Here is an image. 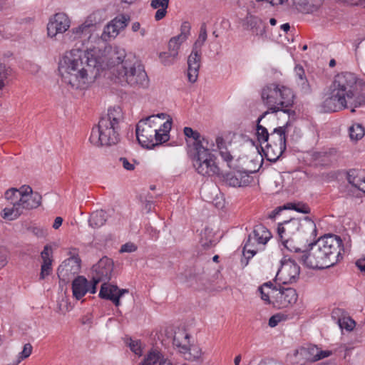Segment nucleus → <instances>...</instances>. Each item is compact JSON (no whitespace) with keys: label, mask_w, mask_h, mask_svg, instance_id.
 Masks as SVG:
<instances>
[{"label":"nucleus","mask_w":365,"mask_h":365,"mask_svg":"<svg viewBox=\"0 0 365 365\" xmlns=\"http://www.w3.org/2000/svg\"><path fill=\"white\" fill-rule=\"evenodd\" d=\"M71 21L64 12H58L52 15L48 21L47 36L51 38H56L58 34H63L71 27Z\"/></svg>","instance_id":"nucleus-15"},{"label":"nucleus","mask_w":365,"mask_h":365,"mask_svg":"<svg viewBox=\"0 0 365 365\" xmlns=\"http://www.w3.org/2000/svg\"><path fill=\"white\" fill-rule=\"evenodd\" d=\"M358 78L350 72L337 74L332 82L329 96L324 101L322 108L325 112H337L350 107L357 108L364 101L359 96Z\"/></svg>","instance_id":"nucleus-2"},{"label":"nucleus","mask_w":365,"mask_h":365,"mask_svg":"<svg viewBox=\"0 0 365 365\" xmlns=\"http://www.w3.org/2000/svg\"><path fill=\"white\" fill-rule=\"evenodd\" d=\"M261 299L268 304H273L278 308H284L294 304L297 300L296 290L291 287L279 289L272 282H267L258 288Z\"/></svg>","instance_id":"nucleus-7"},{"label":"nucleus","mask_w":365,"mask_h":365,"mask_svg":"<svg viewBox=\"0 0 365 365\" xmlns=\"http://www.w3.org/2000/svg\"><path fill=\"white\" fill-rule=\"evenodd\" d=\"M365 134L364 128L359 123L353 124L349 128V136L351 139L358 140L361 139Z\"/></svg>","instance_id":"nucleus-45"},{"label":"nucleus","mask_w":365,"mask_h":365,"mask_svg":"<svg viewBox=\"0 0 365 365\" xmlns=\"http://www.w3.org/2000/svg\"><path fill=\"white\" fill-rule=\"evenodd\" d=\"M88 292V280L83 276H78L72 282L73 297L81 299Z\"/></svg>","instance_id":"nucleus-31"},{"label":"nucleus","mask_w":365,"mask_h":365,"mask_svg":"<svg viewBox=\"0 0 365 365\" xmlns=\"http://www.w3.org/2000/svg\"><path fill=\"white\" fill-rule=\"evenodd\" d=\"M99 53L98 58L102 61L99 67V71L106 68L113 69L112 73L116 77L120 73L119 65L126 61H131L130 59H125V51L124 49L118 47L105 46L103 50L96 48Z\"/></svg>","instance_id":"nucleus-11"},{"label":"nucleus","mask_w":365,"mask_h":365,"mask_svg":"<svg viewBox=\"0 0 365 365\" xmlns=\"http://www.w3.org/2000/svg\"><path fill=\"white\" fill-rule=\"evenodd\" d=\"M32 349L31 344H24L23 350L18 354L16 359L19 360V363H21L22 360L28 358L31 354Z\"/></svg>","instance_id":"nucleus-50"},{"label":"nucleus","mask_w":365,"mask_h":365,"mask_svg":"<svg viewBox=\"0 0 365 365\" xmlns=\"http://www.w3.org/2000/svg\"><path fill=\"white\" fill-rule=\"evenodd\" d=\"M11 74V69L6 65L0 63V91L8 84V78Z\"/></svg>","instance_id":"nucleus-46"},{"label":"nucleus","mask_w":365,"mask_h":365,"mask_svg":"<svg viewBox=\"0 0 365 365\" xmlns=\"http://www.w3.org/2000/svg\"><path fill=\"white\" fill-rule=\"evenodd\" d=\"M271 238L272 234L266 227L262 224L255 225L245 242L243 254L245 257L250 259L258 252L264 250Z\"/></svg>","instance_id":"nucleus-10"},{"label":"nucleus","mask_w":365,"mask_h":365,"mask_svg":"<svg viewBox=\"0 0 365 365\" xmlns=\"http://www.w3.org/2000/svg\"><path fill=\"white\" fill-rule=\"evenodd\" d=\"M215 149L214 142H206L202 148H197L190 153L193 166L197 173L205 177L217 175L220 168L216 163V158L212 153Z\"/></svg>","instance_id":"nucleus-8"},{"label":"nucleus","mask_w":365,"mask_h":365,"mask_svg":"<svg viewBox=\"0 0 365 365\" xmlns=\"http://www.w3.org/2000/svg\"><path fill=\"white\" fill-rule=\"evenodd\" d=\"M136 250H137V246L135 244H133L132 242H128L121 246L120 252H133Z\"/></svg>","instance_id":"nucleus-57"},{"label":"nucleus","mask_w":365,"mask_h":365,"mask_svg":"<svg viewBox=\"0 0 365 365\" xmlns=\"http://www.w3.org/2000/svg\"><path fill=\"white\" fill-rule=\"evenodd\" d=\"M282 317L280 314H275L272 316L269 319V326L270 327H276L279 322H281Z\"/></svg>","instance_id":"nucleus-58"},{"label":"nucleus","mask_w":365,"mask_h":365,"mask_svg":"<svg viewBox=\"0 0 365 365\" xmlns=\"http://www.w3.org/2000/svg\"><path fill=\"white\" fill-rule=\"evenodd\" d=\"M123 112L120 107H113L102 116L98 125L91 130L89 140L96 146L115 145L119 141V124L123 120Z\"/></svg>","instance_id":"nucleus-4"},{"label":"nucleus","mask_w":365,"mask_h":365,"mask_svg":"<svg viewBox=\"0 0 365 365\" xmlns=\"http://www.w3.org/2000/svg\"><path fill=\"white\" fill-rule=\"evenodd\" d=\"M324 0H294L293 4L296 8L306 14H313L322 6Z\"/></svg>","instance_id":"nucleus-30"},{"label":"nucleus","mask_w":365,"mask_h":365,"mask_svg":"<svg viewBox=\"0 0 365 365\" xmlns=\"http://www.w3.org/2000/svg\"><path fill=\"white\" fill-rule=\"evenodd\" d=\"M225 182L232 187L247 186L251 182V177L245 171L237 170L226 174Z\"/></svg>","instance_id":"nucleus-26"},{"label":"nucleus","mask_w":365,"mask_h":365,"mask_svg":"<svg viewBox=\"0 0 365 365\" xmlns=\"http://www.w3.org/2000/svg\"><path fill=\"white\" fill-rule=\"evenodd\" d=\"M98 53L96 48L86 51L72 49L66 52L58 63L62 81L74 90L89 88L99 75L102 61L98 58Z\"/></svg>","instance_id":"nucleus-1"},{"label":"nucleus","mask_w":365,"mask_h":365,"mask_svg":"<svg viewBox=\"0 0 365 365\" xmlns=\"http://www.w3.org/2000/svg\"><path fill=\"white\" fill-rule=\"evenodd\" d=\"M202 53L200 51L192 49L187 58V79L190 83H195L199 74L201 65Z\"/></svg>","instance_id":"nucleus-24"},{"label":"nucleus","mask_w":365,"mask_h":365,"mask_svg":"<svg viewBox=\"0 0 365 365\" xmlns=\"http://www.w3.org/2000/svg\"><path fill=\"white\" fill-rule=\"evenodd\" d=\"M356 265L361 272L365 273V255L356 262Z\"/></svg>","instance_id":"nucleus-61"},{"label":"nucleus","mask_w":365,"mask_h":365,"mask_svg":"<svg viewBox=\"0 0 365 365\" xmlns=\"http://www.w3.org/2000/svg\"><path fill=\"white\" fill-rule=\"evenodd\" d=\"M300 274V267L294 260L284 258L281 261L276 277L284 284H292L297 281Z\"/></svg>","instance_id":"nucleus-16"},{"label":"nucleus","mask_w":365,"mask_h":365,"mask_svg":"<svg viewBox=\"0 0 365 365\" xmlns=\"http://www.w3.org/2000/svg\"><path fill=\"white\" fill-rule=\"evenodd\" d=\"M191 26L190 23L185 21L180 27V34L171 38L168 42V51L173 57H177L181 44L185 42L190 35Z\"/></svg>","instance_id":"nucleus-22"},{"label":"nucleus","mask_w":365,"mask_h":365,"mask_svg":"<svg viewBox=\"0 0 365 365\" xmlns=\"http://www.w3.org/2000/svg\"><path fill=\"white\" fill-rule=\"evenodd\" d=\"M52 262H43L41 264L40 279H43L46 277L48 276L51 272Z\"/></svg>","instance_id":"nucleus-54"},{"label":"nucleus","mask_w":365,"mask_h":365,"mask_svg":"<svg viewBox=\"0 0 365 365\" xmlns=\"http://www.w3.org/2000/svg\"><path fill=\"white\" fill-rule=\"evenodd\" d=\"M113 262L111 259L104 257L92 267L93 279L97 281H108L111 278Z\"/></svg>","instance_id":"nucleus-20"},{"label":"nucleus","mask_w":365,"mask_h":365,"mask_svg":"<svg viewBox=\"0 0 365 365\" xmlns=\"http://www.w3.org/2000/svg\"><path fill=\"white\" fill-rule=\"evenodd\" d=\"M248 7H251L255 10L267 8L268 6H273L275 5L282 4L287 0H247ZM292 2L294 0H292Z\"/></svg>","instance_id":"nucleus-40"},{"label":"nucleus","mask_w":365,"mask_h":365,"mask_svg":"<svg viewBox=\"0 0 365 365\" xmlns=\"http://www.w3.org/2000/svg\"><path fill=\"white\" fill-rule=\"evenodd\" d=\"M300 259L304 265L312 269H324L336 264L316 243L312 245L309 252H302Z\"/></svg>","instance_id":"nucleus-12"},{"label":"nucleus","mask_w":365,"mask_h":365,"mask_svg":"<svg viewBox=\"0 0 365 365\" xmlns=\"http://www.w3.org/2000/svg\"><path fill=\"white\" fill-rule=\"evenodd\" d=\"M81 260L78 255L66 259L58 268V275L63 280L78 274L81 269Z\"/></svg>","instance_id":"nucleus-21"},{"label":"nucleus","mask_w":365,"mask_h":365,"mask_svg":"<svg viewBox=\"0 0 365 365\" xmlns=\"http://www.w3.org/2000/svg\"><path fill=\"white\" fill-rule=\"evenodd\" d=\"M169 0H151V7L154 9H157L155 14L156 21H160L165 16Z\"/></svg>","instance_id":"nucleus-38"},{"label":"nucleus","mask_w":365,"mask_h":365,"mask_svg":"<svg viewBox=\"0 0 365 365\" xmlns=\"http://www.w3.org/2000/svg\"><path fill=\"white\" fill-rule=\"evenodd\" d=\"M166 114L152 115L138 121L135 127L137 140L143 147L153 148L169 140L172 127V119H168L163 124L159 120L165 119Z\"/></svg>","instance_id":"nucleus-3"},{"label":"nucleus","mask_w":365,"mask_h":365,"mask_svg":"<svg viewBox=\"0 0 365 365\" xmlns=\"http://www.w3.org/2000/svg\"><path fill=\"white\" fill-rule=\"evenodd\" d=\"M317 227L314 222L308 217L299 219V230L297 232L307 242L311 243L317 236Z\"/></svg>","instance_id":"nucleus-25"},{"label":"nucleus","mask_w":365,"mask_h":365,"mask_svg":"<svg viewBox=\"0 0 365 365\" xmlns=\"http://www.w3.org/2000/svg\"><path fill=\"white\" fill-rule=\"evenodd\" d=\"M120 73L115 81L122 86L130 85L145 88L148 87L149 79L142 65L136 62L126 61L119 65Z\"/></svg>","instance_id":"nucleus-9"},{"label":"nucleus","mask_w":365,"mask_h":365,"mask_svg":"<svg viewBox=\"0 0 365 365\" xmlns=\"http://www.w3.org/2000/svg\"><path fill=\"white\" fill-rule=\"evenodd\" d=\"M70 33L72 34L73 39H76L90 35L91 31L90 28L83 22L77 27L73 28Z\"/></svg>","instance_id":"nucleus-44"},{"label":"nucleus","mask_w":365,"mask_h":365,"mask_svg":"<svg viewBox=\"0 0 365 365\" xmlns=\"http://www.w3.org/2000/svg\"><path fill=\"white\" fill-rule=\"evenodd\" d=\"M140 28V24L138 22H135L132 25V30L134 32L138 31Z\"/></svg>","instance_id":"nucleus-64"},{"label":"nucleus","mask_w":365,"mask_h":365,"mask_svg":"<svg viewBox=\"0 0 365 365\" xmlns=\"http://www.w3.org/2000/svg\"><path fill=\"white\" fill-rule=\"evenodd\" d=\"M159 58L163 65L170 66L174 63L177 57H173L168 51L167 52H161L159 55Z\"/></svg>","instance_id":"nucleus-49"},{"label":"nucleus","mask_w":365,"mask_h":365,"mask_svg":"<svg viewBox=\"0 0 365 365\" xmlns=\"http://www.w3.org/2000/svg\"><path fill=\"white\" fill-rule=\"evenodd\" d=\"M43 262H52V247L51 245H46L41 253Z\"/></svg>","instance_id":"nucleus-51"},{"label":"nucleus","mask_w":365,"mask_h":365,"mask_svg":"<svg viewBox=\"0 0 365 365\" xmlns=\"http://www.w3.org/2000/svg\"><path fill=\"white\" fill-rule=\"evenodd\" d=\"M312 161L313 165L317 168L330 167L333 162L332 151H317L312 154Z\"/></svg>","instance_id":"nucleus-28"},{"label":"nucleus","mask_w":365,"mask_h":365,"mask_svg":"<svg viewBox=\"0 0 365 365\" xmlns=\"http://www.w3.org/2000/svg\"><path fill=\"white\" fill-rule=\"evenodd\" d=\"M347 180L353 186L365 192V174L363 170H350L347 173Z\"/></svg>","instance_id":"nucleus-33"},{"label":"nucleus","mask_w":365,"mask_h":365,"mask_svg":"<svg viewBox=\"0 0 365 365\" xmlns=\"http://www.w3.org/2000/svg\"><path fill=\"white\" fill-rule=\"evenodd\" d=\"M294 73L298 78V84L301 86L302 90L305 93H310L312 91L311 86L305 77V71L302 66L297 65L294 68Z\"/></svg>","instance_id":"nucleus-39"},{"label":"nucleus","mask_w":365,"mask_h":365,"mask_svg":"<svg viewBox=\"0 0 365 365\" xmlns=\"http://www.w3.org/2000/svg\"><path fill=\"white\" fill-rule=\"evenodd\" d=\"M106 19L105 12L101 10H97L91 13L87 16L84 23L91 28L98 24L101 23Z\"/></svg>","instance_id":"nucleus-42"},{"label":"nucleus","mask_w":365,"mask_h":365,"mask_svg":"<svg viewBox=\"0 0 365 365\" xmlns=\"http://www.w3.org/2000/svg\"><path fill=\"white\" fill-rule=\"evenodd\" d=\"M101 281H97V279H93L91 283H89L88 281V292H91V294H95L96 292V285Z\"/></svg>","instance_id":"nucleus-60"},{"label":"nucleus","mask_w":365,"mask_h":365,"mask_svg":"<svg viewBox=\"0 0 365 365\" xmlns=\"http://www.w3.org/2000/svg\"><path fill=\"white\" fill-rule=\"evenodd\" d=\"M279 127L274 128L273 132L269 134V143H272V135H274V139L275 141L277 142V138H278V136L279 135V133L278 131L277 132V129H279Z\"/></svg>","instance_id":"nucleus-63"},{"label":"nucleus","mask_w":365,"mask_h":365,"mask_svg":"<svg viewBox=\"0 0 365 365\" xmlns=\"http://www.w3.org/2000/svg\"><path fill=\"white\" fill-rule=\"evenodd\" d=\"M183 132L187 138H192L194 140L190 153L196 150L197 148H202L206 142H212V140L202 136L199 132L192 130L190 127H185Z\"/></svg>","instance_id":"nucleus-32"},{"label":"nucleus","mask_w":365,"mask_h":365,"mask_svg":"<svg viewBox=\"0 0 365 365\" xmlns=\"http://www.w3.org/2000/svg\"><path fill=\"white\" fill-rule=\"evenodd\" d=\"M180 354L185 360L195 361L201 357L202 352L199 346L189 344V346Z\"/></svg>","instance_id":"nucleus-41"},{"label":"nucleus","mask_w":365,"mask_h":365,"mask_svg":"<svg viewBox=\"0 0 365 365\" xmlns=\"http://www.w3.org/2000/svg\"><path fill=\"white\" fill-rule=\"evenodd\" d=\"M214 234L212 230L205 227L200 233V245L205 248H209L213 242Z\"/></svg>","instance_id":"nucleus-43"},{"label":"nucleus","mask_w":365,"mask_h":365,"mask_svg":"<svg viewBox=\"0 0 365 365\" xmlns=\"http://www.w3.org/2000/svg\"><path fill=\"white\" fill-rule=\"evenodd\" d=\"M128 345L130 347V350L136 355L141 356L143 353V349L141 342L138 340H133L130 339L128 342Z\"/></svg>","instance_id":"nucleus-48"},{"label":"nucleus","mask_w":365,"mask_h":365,"mask_svg":"<svg viewBox=\"0 0 365 365\" xmlns=\"http://www.w3.org/2000/svg\"><path fill=\"white\" fill-rule=\"evenodd\" d=\"M107 220V213L105 211L101 210L92 212L90 216L88 222L91 227L97 229L104 225Z\"/></svg>","instance_id":"nucleus-37"},{"label":"nucleus","mask_w":365,"mask_h":365,"mask_svg":"<svg viewBox=\"0 0 365 365\" xmlns=\"http://www.w3.org/2000/svg\"><path fill=\"white\" fill-rule=\"evenodd\" d=\"M172 364L158 349H151L140 365H170Z\"/></svg>","instance_id":"nucleus-29"},{"label":"nucleus","mask_w":365,"mask_h":365,"mask_svg":"<svg viewBox=\"0 0 365 365\" xmlns=\"http://www.w3.org/2000/svg\"><path fill=\"white\" fill-rule=\"evenodd\" d=\"M220 154L224 161H225L227 164V166L230 168H234V165H232L233 162V157L230 154V153L227 150V149L222 150L221 152H220Z\"/></svg>","instance_id":"nucleus-53"},{"label":"nucleus","mask_w":365,"mask_h":365,"mask_svg":"<svg viewBox=\"0 0 365 365\" xmlns=\"http://www.w3.org/2000/svg\"><path fill=\"white\" fill-rule=\"evenodd\" d=\"M291 207L292 209L300 213L308 214L311 211L309 207L305 203H294L291 204Z\"/></svg>","instance_id":"nucleus-52"},{"label":"nucleus","mask_w":365,"mask_h":365,"mask_svg":"<svg viewBox=\"0 0 365 365\" xmlns=\"http://www.w3.org/2000/svg\"><path fill=\"white\" fill-rule=\"evenodd\" d=\"M299 230V219L292 218L289 220L284 221L278 227V233L282 240L283 245L290 251L288 244L292 236L297 235Z\"/></svg>","instance_id":"nucleus-19"},{"label":"nucleus","mask_w":365,"mask_h":365,"mask_svg":"<svg viewBox=\"0 0 365 365\" xmlns=\"http://www.w3.org/2000/svg\"><path fill=\"white\" fill-rule=\"evenodd\" d=\"M130 21V16L125 14L118 15L109 22L104 28L101 38L104 41L115 38Z\"/></svg>","instance_id":"nucleus-18"},{"label":"nucleus","mask_w":365,"mask_h":365,"mask_svg":"<svg viewBox=\"0 0 365 365\" xmlns=\"http://www.w3.org/2000/svg\"><path fill=\"white\" fill-rule=\"evenodd\" d=\"M261 97L263 103L268 107L269 113L282 111L289 113V108L294 103V96L289 88L277 83H270L263 87Z\"/></svg>","instance_id":"nucleus-6"},{"label":"nucleus","mask_w":365,"mask_h":365,"mask_svg":"<svg viewBox=\"0 0 365 365\" xmlns=\"http://www.w3.org/2000/svg\"><path fill=\"white\" fill-rule=\"evenodd\" d=\"M125 293H128V289H119L115 285L105 282L101 285L99 297L102 299H109L116 307H119L120 304V299Z\"/></svg>","instance_id":"nucleus-23"},{"label":"nucleus","mask_w":365,"mask_h":365,"mask_svg":"<svg viewBox=\"0 0 365 365\" xmlns=\"http://www.w3.org/2000/svg\"><path fill=\"white\" fill-rule=\"evenodd\" d=\"M207 29L206 26L205 24H202L200 27V34L198 36L197 39L195 42L192 49H195L197 51H201V48L202 47L204 43L205 42L207 39Z\"/></svg>","instance_id":"nucleus-47"},{"label":"nucleus","mask_w":365,"mask_h":365,"mask_svg":"<svg viewBox=\"0 0 365 365\" xmlns=\"http://www.w3.org/2000/svg\"><path fill=\"white\" fill-rule=\"evenodd\" d=\"M214 145L215 149L213 151L219 150V152H221L222 150H225V149H227L225 141L222 137H217Z\"/></svg>","instance_id":"nucleus-56"},{"label":"nucleus","mask_w":365,"mask_h":365,"mask_svg":"<svg viewBox=\"0 0 365 365\" xmlns=\"http://www.w3.org/2000/svg\"><path fill=\"white\" fill-rule=\"evenodd\" d=\"M332 318L336 319L338 325L342 330L345 329L347 331H351L356 326L355 321L348 316L343 309H334Z\"/></svg>","instance_id":"nucleus-27"},{"label":"nucleus","mask_w":365,"mask_h":365,"mask_svg":"<svg viewBox=\"0 0 365 365\" xmlns=\"http://www.w3.org/2000/svg\"><path fill=\"white\" fill-rule=\"evenodd\" d=\"M267 113H269V111L264 112L257 119L256 135L261 147H262V145H264V144L267 143L269 140V134L267 131V129L259 124L261 120L265 117V115Z\"/></svg>","instance_id":"nucleus-36"},{"label":"nucleus","mask_w":365,"mask_h":365,"mask_svg":"<svg viewBox=\"0 0 365 365\" xmlns=\"http://www.w3.org/2000/svg\"><path fill=\"white\" fill-rule=\"evenodd\" d=\"M8 252L5 250H0V268L4 267L8 262Z\"/></svg>","instance_id":"nucleus-59"},{"label":"nucleus","mask_w":365,"mask_h":365,"mask_svg":"<svg viewBox=\"0 0 365 365\" xmlns=\"http://www.w3.org/2000/svg\"><path fill=\"white\" fill-rule=\"evenodd\" d=\"M119 162L121 163L122 166L124 169L128 171L133 170L135 169V165L133 163V160H129L126 158H120Z\"/></svg>","instance_id":"nucleus-55"},{"label":"nucleus","mask_w":365,"mask_h":365,"mask_svg":"<svg viewBox=\"0 0 365 365\" xmlns=\"http://www.w3.org/2000/svg\"><path fill=\"white\" fill-rule=\"evenodd\" d=\"M303 352L306 359L309 361H317L331 355V351L320 350L316 346H309L307 349L303 350Z\"/></svg>","instance_id":"nucleus-35"},{"label":"nucleus","mask_w":365,"mask_h":365,"mask_svg":"<svg viewBox=\"0 0 365 365\" xmlns=\"http://www.w3.org/2000/svg\"><path fill=\"white\" fill-rule=\"evenodd\" d=\"M5 197L11 205L3 210L2 217L9 220L19 217L24 210L36 208L41 201V195L33 192L29 185H22L19 189L11 188L6 190Z\"/></svg>","instance_id":"nucleus-5"},{"label":"nucleus","mask_w":365,"mask_h":365,"mask_svg":"<svg viewBox=\"0 0 365 365\" xmlns=\"http://www.w3.org/2000/svg\"><path fill=\"white\" fill-rule=\"evenodd\" d=\"M240 23L244 29L250 31L255 36L263 40L267 38L266 23L258 16L248 13Z\"/></svg>","instance_id":"nucleus-17"},{"label":"nucleus","mask_w":365,"mask_h":365,"mask_svg":"<svg viewBox=\"0 0 365 365\" xmlns=\"http://www.w3.org/2000/svg\"><path fill=\"white\" fill-rule=\"evenodd\" d=\"M173 343L174 346L181 353L189 346L190 334L185 330L178 329L175 331Z\"/></svg>","instance_id":"nucleus-34"},{"label":"nucleus","mask_w":365,"mask_h":365,"mask_svg":"<svg viewBox=\"0 0 365 365\" xmlns=\"http://www.w3.org/2000/svg\"><path fill=\"white\" fill-rule=\"evenodd\" d=\"M287 128V125H286L284 126H279V128L277 129V132L278 131L279 133L277 142L274 139V135H272V143L268 142L262 145V148L264 154L269 161H277L286 150Z\"/></svg>","instance_id":"nucleus-13"},{"label":"nucleus","mask_w":365,"mask_h":365,"mask_svg":"<svg viewBox=\"0 0 365 365\" xmlns=\"http://www.w3.org/2000/svg\"><path fill=\"white\" fill-rule=\"evenodd\" d=\"M315 243L329 255L331 259L336 264L342 259L341 251L344 249L340 237L331 234L327 235L319 238Z\"/></svg>","instance_id":"nucleus-14"},{"label":"nucleus","mask_w":365,"mask_h":365,"mask_svg":"<svg viewBox=\"0 0 365 365\" xmlns=\"http://www.w3.org/2000/svg\"><path fill=\"white\" fill-rule=\"evenodd\" d=\"M63 219L61 217H56L54 222L53 224V227L55 230H57L60 227V226L62 225Z\"/></svg>","instance_id":"nucleus-62"}]
</instances>
